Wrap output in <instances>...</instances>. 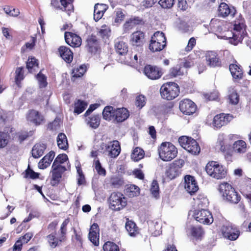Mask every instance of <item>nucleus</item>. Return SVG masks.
Here are the masks:
<instances>
[{
  "mask_svg": "<svg viewBox=\"0 0 251 251\" xmlns=\"http://www.w3.org/2000/svg\"><path fill=\"white\" fill-rule=\"evenodd\" d=\"M193 138L189 137L186 136H183L179 138L178 142L180 146L186 150V147H188L190 143V140H192Z\"/></svg>",
  "mask_w": 251,
  "mask_h": 251,
  "instance_id": "obj_50",
  "label": "nucleus"
},
{
  "mask_svg": "<svg viewBox=\"0 0 251 251\" xmlns=\"http://www.w3.org/2000/svg\"><path fill=\"white\" fill-rule=\"evenodd\" d=\"M65 39L66 42L73 47H78L81 45V38L73 33L65 32Z\"/></svg>",
  "mask_w": 251,
  "mask_h": 251,
  "instance_id": "obj_19",
  "label": "nucleus"
},
{
  "mask_svg": "<svg viewBox=\"0 0 251 251\" xmlns=\"http://www.w3.org/2000/svg\"><path fill=\"white\" fill-rule=\"evenodd\" d=\"M109 207L113 210H120L126 205V200L121 193L113 192L109 198Z\"/></svg>",
  "mask_w": 251,
  "mask_h": 251,
  "instance_id": "obj_7",
  "label": "nucleus"
},
{
  "mask_svg": "<svg viewBox=\"0 0 251 251\" xmlns=\"http://www.w3.org/2000/svg\"><path fill=\"white\" fill-rule=\"evenodd\" d=\"M158 3L163 8L169 9L174 4V0H160Z\"/></svg>",
  "mask_w": 251,
  "mask_h": 251,
  "instance_id": "obj_55",
  "label": "nucleus"
},
{
  "mask_svg": "<svg viewBox=\"0 0 251 251\" xmlns=\"http://www.w3.org/2000/svg\"><path fill=\"white\" fill-rule=\"evenodd\" d=\"M115 109L111 106H106L102 112L103 118L107 121L114 120Z\"/></svg>",
  "mask_w": 251,
  "mask_h": 251,
  "instance_id": "obj_35",
  "label": "nucleus"
},
{
  "mask_svg": "<svg viewBox=\"0 0 251 251\" xmlns=\"http://www.w3.org/2000/svg\"><path fill=\"white\" fill-rule=\"evenodd\" d=\"M144 155V151L142 149L136 147L133 150L131 154V158L134 161H138L143 158Z\"/></svg>",
  "mask_w": 251,
  "mask_h": 251,
  "instance_id": "obj_40",
  "label": "nucleus"
},
{
  "mask_svg": "<svg viewBox=\"0 0 251 251\" xmlns=\"http://www.w3.org/2000/svg\"><path fill=\"white\" fill-rule=\"evenodd\" d=\"M184 161L183 159L174 161L166 170V175L171 179H174L180 173V169L183 166Z\"/></svg>",
  "mask_w": 251,
  "mask_h": 251,
  "instance_id": "obj_12",
  "label": "nucleus"
},
{
  "mask_svg": "<svg viewBox=\"0 0 251 251\" xmlns=\"http://www.w3.org/2000/svg\"><path fill=\"white\" fill-rule=\"evenodd\" d=\"M86 47L89 52H93L97 50V40L95 36H89L86 40Z\"/></svg>",
  "mask_w": 251,
  "mask_h": 251,
  "instance_id": "obj_34",
  "label": "nucleus"
},
{
  "mask_svg": "<svg viewBox=\"0 0 251 251\" xmlns=\"http://www.w3.org/2000/svg\"><path fill=\"white\" fill-rule=\"evenodd\" d=\"M221 232L225 238L230 240H235L239 236L238 229L231 224H226L223 226Z\"/></svg>",
  "mask_w": 251,
  "mask_h": 251,
  "instance_id": "obj_11",
  "label": "nucleus"
},
{
  "mask_svg": "<svg viewBox=\"0 0 251 251\" xmlns=\"http://www.w3.org/2000/svg\"><path fill=\"white\" fill-rule=\"evenodd\" d=\"M57 143L58 148L63 150H66L68 148V143L66 135L63 133H60L57 138Z\"/></svg>",
  "mask_w": 251,
  "mask_h": 251,
  "instance_id": "obj_33",
  "label": "nucleus"
},
{
  "mask_svg": "<svg viewBox=\"0 0 251 251\" xmlns=\"http://www.w3.org/2000/svg\"><path fill=\"white\" fill-rule=\"evenodd\" d=\"M144 73L149 78L152 80L158 79L162 75L161 72L158 68L150 65L145 67Z\"/></svg>",
  "mask_w": 251,
  "mask_h": 251,
  "instance_id": "obj_17",
  "label": "nucleus"
},
{
  "mask_svg": "<svg viewBox=\"0 0 251 251\" xmlns=\"http://www.w3.org/2000/svg\"><path fill=\"white\" fill-rule=\"evenodd\" d=\"M26 119L36 126L40 125L44 121V118L38 111L35 110H30L26 115Z\"/></svg>",
  "mask_w": 251,
  "mask_h": 251,
  "instance_id": "obj_18",
  "label": "nucleus"
},
{
  "mask_svg": "<svg viewBox=\"0 0 251 251\" xmlns=\"http://www.w3.org/2000/svg\"><path fill=\"white\" fill-rule=\"evenodd\" d=\"M219 190L224 199L227 201L233 203H237L240 201V196L228 183H222L219 185Z\"/></svg>",
  "mask_w": 251,
  "mask_h": 251,
  "instance_id": "obj_2",
  "label": "nucleus"
},
{
  "mask_svg": "<svg viewBox=\"0 0 251 251\" xmlns=\"http://www.w3.org/2000/svg\"><path fill=\"white\" fill-rule=\"evenodd\" d=\"M108 8V6L105 4L97 3L95 5L94 10V19L98 21L103 16L104 13Z\"/></svg>",
  "mask_w": 251,
  "mask_h": 251,
  "instance_id": "obj_22",
  "label": "nucleus"
},
{
  "mask_svg": "<svg viewBox=\"0 0 251 251\" xmlns=\"http://www.w3.org/2000/svg\"><path fill=\"white\" fill-rule=\"evenodd\" d=\"M193 216L196 221L204 225H210L213 222L211 213L204 209L195 210Z\"/></svg>",
  "mask_w": 251,
  "mask_h": 251,
  "instance_id": "obj_9",
  "label": "nucleus"
},
{
  "mask_svg": "<svg viewBox=\"0 0 251 251\" xmlns=\"http://www.w3.org/2000/svg\"><path fill=\"white\" fill-rule=\"evenodd\" d=\"M166 39L164 34L157 31L151 37L149 45V49L152 52L162 50L166 46Z\"/></svg>",
  "mask_w": 251,
  "mask_h": 251,
  "instance_id": "obj_6",
  "label": "nucleus"
},
{
  "mask_svg": "<svg viewBox=\"0 0 251 251\" xmlns=\"http://www.w3.org/2000/svg\"><path fill=\"white\" fill-rule=\"evenodd\" d=\"M9 135L5 132H0V149L4 148L8 144Z\"/></svg>",
  "mask_w": 251,
  "mask_h": 251,
  "instance_id": "obj_48",
  "label": "nucleus"
},
{
  "mask_svg": "<svg viewBox=\"0 0 251 251\" xmlns=\"http://www.w3.org/2000/svg\"><path fill=\"white\" fill-rule=\"evenodd\" d=\"M192 235L199 238L201 236L203 231L201 227H192L191 229Z\"/></svg>",
  "mask_w": 251,
  "mask_h": 251,
  "instance_id": "obj_60",
  "label": "nucleus"
},
{
  "mask_svg": "<svg viewBox=\"0 0 251 251\" xmlns=\"http://www.w3.org/2000/svg\"><path fill=\"white\" fill-rule=\"evenodd\" d=\"M236 10L234 8L231 9L226 3H222L219 6L218 15L221 17H225L228 15L233 16L235 13Z\"/></svg>",
  "mask_w": 251,
  "mask_h": 251,
  "instance_id": "obj_23",
  "label": "nucleus"
},
{
  "mask_svg": "<svg viewBox=\"0 0 251 251\" xmlns=\"http://www.w3.org/2000/svg\"><path fill=\"white\" fill-rule=\"evenodd\" d=\"M104 251H120L118 246L111 242H107L103 246Z\"/></svg>",
  "mask_w": 251,
  "mask_h": 251,
  "instance_id": "obj_49",
  "label": "nucleus"
},
{
  "mask_svg": "<svg viewBox=\"0 0 251 251\" xmlns=\"http://www.w3.org/2000/svg\"><path fill=\"white\" fill-rule=\"evenodd\" d=\"M95 169L96 170V171L98 172V173L100 175L104 176L106 174L105 170L103 168L101 167V164L99 160L95 161Z\"/></svg>",
  "mask_w": 251,
  "mask_h": 251,
  "instance_id": "obj_61",
  "label": "nucleus"
},
{
  "mask_svg": "<svg viewBox=\"0 0 251 251\" xmlns=\"http://www.w3.org/2000/svg\"><path fill=\"white\" fill-rule=\"evenodd\" d=\"M89 239L95 245H99V228L97 224H93L90 229Z\"/></svg>",
  "mask_w": 251,
  "mask_h": 251,
  "instance_id": "obj_21",
  "label": "nucleus"
},
{
  "mask_svg": "<svg viewBox=\"0 0 251 251\" xmlns=\"http://www.w3.org/2000/svg\"><path fill=\"white\" fill-rule=\"evenodd\" d=\"M228 100L232 104H237L239 102V95L233 88H230L228 90Z\"/></svg>",
  "mask_w": 251,
  "mask_h": 251,
  "instance_id": "obj_41",
  "label": "nucleus"
},
{
  "mask_svg": "<svg viewBox=\"0 0 251 251\" xmlns=\"http://www.w3.org/2000/svg\"><path fill=\"white\" fill-rule=\"evenodd\" d=\"M205 60L207 64L211 67L221 66V61L217 53L214 51H208L205 55Z\"/></svg>",
  "mask_w": 251,
  "mask_h": 251,
  "instance_id": "obj_20",
  "label": "nucleus"
},
{
  "mask_svg": "<svg viewBox=\"0 0 251 251\" xmlns=\"http://www.w3.org/2000/svg\"><path fill=\"white\" fill-rule=\"evenodd\" d=\"M125 18V14L123 13L121 9H117L116 11L115 23H120L122 22Z\"/></svg>",
  "mask_w": 251,
  "mask_h": 251,
  "instance_id": "obj_63",
  "label": "nucleus"
},
{
  "mask_svg": "<svg viewBox=\"0 0 251 251\" xmlns=\"http://www.w3.org/2000/svg\"><path fill=\"white\" fill-rule=\"evenodd\" d=\"M129 41L132 46L138 47L139 51H143V45L145 42L144 33L141 31L134 32L130 35Z\"/></svg>",
  "mask_w": 251,
  "mask_h": 251,
  "instance_id": "obj_14",
  "label": "nucleus"
},
{
  "mask_svg": "<svg viewBox=\"0 0 251 251\" xmlns=\"http://www.w3.org/2000/svg\"><path fill=\"white\" fill-rule=\"evenodd\" d=\"M188 146L186 147V151L192 154L196 155L200 152V147L195 140H190V143Z\"/></svg>",
  "mask_w": 251,
  "mask_h": 251,
  "instance_id": "obj_38",
  "label": "nucleus"
},
{
  "mask_svg": "<svg viewBox=\"0 0 251 251\" xmlns=\"http://www.w3.org/2000/svg\"><path fill=\"white\" fill-rule=\"evenodd\" d=\"M139 58V60L140 61L141 58V55L140 54V52H138L134 53L133 54V58H132L131 60H129V59H127L126 60H124V62L125 64L128 65H133L138 62V59Z\"/></svg>",
  "mask_w": 251,
  "mask_h": 251,
  "instance_id": "obj_53",
  "label": "nucleus"
},
{
  "mask_svg": "<svg viewBox=\"0 0 251 251\" xmlns=\"http://www.w3.org/2000/svg\"><path fill=\"white\" fill-rule=\"evenodd\" d=\"M38 63L37 60L34 57H31L28 58L26 63V67L29 72L31 71V69L35 67H37Z\"/></svg>",
  "mask_w": 251,
  "mask_h": 251,
  "instance_id": "obj_54",
  "label": "nucleus"
},
{
  "mask_svg": "<svg viewBox=\"0 0 251 251\" xmlns=\"http://www.w3.org/2000/svg\"><path fill=\"white\" fill-rule=\"evenodd\" d=\"M110 32V30L109 27L106 25H103L99 31V34L101 37L104 38L109 35Z\"/></svg>",
  "mask_w": 251,
  "mask_h": 251,
  "instance_id": "obj_59",
  "label": "nucleus"
},
{
  "mask_svg": "<svg viewBox=\"0 0 251 251\" xmlns=\"http://www.w3.org/2000/svg\"><path fill=\"white\" fill-rule=\"evenodd\" d=\"M232 119L233 116L230 114L224 113L217 114L213 118L212 125L215 127L220 128L227 125Z\"/></svg>",
  "mask_w": 251,
  "mask_h": 251,
  "instance_id": "obj_15",
  "label": "nucleus"
},
{
  "mask_svg": "<svg viewBox=\"0 0 251 251\" xmlns=\"http://www.w3.org/2000/svg\"><path fill=\"white\" fill-rule=\"evenodd\" d=\"M47 239L50 246L51 248H54L58 245L59 242H61L63 241L64 237H62V235H61V236L58 238L55 236L54 234H50L47 236Z\"/></svg>",
  "mask_w": 251,
  "mask_h": 251,
  "instance_id": "obj_36",
  "label": "nucleus"
},
{
  "mask_svg": "<svg viewBox=\"0 0 251 251\" xmlns=\"http://www.w3.org/2000/svg\"><path fill=\"white\" fill-rule=\"evenodd\" d=\"M24 177L36 179L39 177V174L34 172L32 169H31L29 165H28L27 169L25 171Z\"/></svg>",
  "mask_w": 251,
  "mask_h": 251,
  "instance_id": "obj_52",
  "label": "nucleus"
},
{
  "mask_svg": "<svg viewBox=\"0 0 251 251\" xmlns=\"http://www.w3.org/2000/svg\"><path fill=\"white\" fill-rule=\"evenodd\" d=\"M224 134H220L216 143L217 148L219 149L226 158L231 156L230 143Z\"/></svg>",
  "mask_w": 251,
  "mask_h": 251,
  "instance_id": "obj_10",
  "label": "nucleus"
},
{
  "mask_svg": "<svg viewBox=\"0 0 251 251\" xmlns=\"http://www.w3.org/2000/svg\"><path fill=\"white\" fill-rule=\"evenodd\" d=\"M86 67L85 65H80L79 67L74 68L72 72V79L74 81V78L82 76L85 73Z\"/></svg>",
  "mask_w": 251,
  "mask_h": 251,
  "instance_id": "obj_43",
  "label": "nucleus"
},
{
  "mask_svg": "<svg viewBox=\"0 0 251 251\" xmlns=\"http://www.w3.org/2000/svg\"><path fill=\"white\" fill-rule=\"evenodd\" d=\"M146 104V98L143 95H139L136 97L135 104L139 108H142Z\"/></svg>",
  "mask_w": 251,
  "mask_h": 251,
  "instance_id": "obj_57",
  "label": "nucleus"
},
{
  "mask_svg": "<svg viewBox=\"0 0 251 251\" xmlns=\"http://www.w3.org/2000/svg\"><path fill=\"white\" fill-rule=\"evenodd\" d=\"M100 116L98 115H93L87 119V123L90 127L93 128H97L100 124Z\"/></svg>",
  "mask_w": 251,
  "mask_h": 251,
  "instance_id": "obj_39",
  "label": "nucleus"
},
{
  "mask_svg": "<svg viewBox=\"0 0 251 251\" xmlns=\"http://www.w3.org/2000/svg\"><path fill=\"white\" fill-rule=\"evenodd\" d=\"M205 171L211 177L220 179L225 177L226 171L225 168L217 162L210 161L206 165Z\"/></svg>",
  "mask_w": 251,
  "mask_h": 251,
  "instance_id": "obj_5",
  "label": "nucleus"
},
{
  "mask_svg": "<svg viewBox=\"0 0 251 251\" xmlns=\"http://www.w3.org/2000/svg\"><path fill=\"white\" fill-rule=\"evenodd\" d=\"M60 119L56 118L50 124L49 127L52 130H57L60 126Z\"/></svg>",
  "mask_w": 251,
  "mask_h": 251,
  "instance_id": "obj_62",
  "label": "nucleus"
},
{
  "mask_svg": "<svg viewBox=\"0 0 251 251\" xmlns=\"http://www.w3.org/2000/svg\"><path fill=\"white\" fill-rule=\"evenodd\" d=\"M125 227L130 236H135L138 233V227L133 222L127 221Z\"/></svg>",
  "mask_w": 251,
  "mask_h": 251,
  "instance_id": "obj_37",
  "label": "nucleus"
},
{
  "mask_svg": "<svg viewBox=\"0 0 251 251\" xmlns=\"http://www.w3.org/2000/svg\"><path fill=\"white\" fill-rule=\"evenodd\" d=\"M52 181L54 183H58L61 178L62 174L66 171L65 167H57V166L52 165Z\"/></svg>",
  "mask_w": 251,
  "mask_h": 251,
  "instance_id": "obj_26",
  "label": "nucleus"
},
{
  "mask_svg": "<svg viewBox=\"0 0 251 251\" xmlns=\"http://www.w3.org/2000/svg\"><path fill=\"white\" fill-rule=\"evenodd\" d=\"M100 148L104 153L112 158L118 156L121 152L120 143L117 140L110 142L107 144L102 143L100 145Z\"/></svg>",
  "mask_w": 251,
  "mask_h": 251,
  "instance_id": "obj_8",
  "label": "nucleus"
},
{
  "mask_svg": "<svg viewBox=\"0 0 251 251\" xmlns=\"http://www.w3.org/2000/svg\"><path fill=\"white\" fill-rule=\"evenodd\" d=\"M158 153L161 160L164 161H170L176 156L177 150L171 143L164 142L159 147Z\"/></svg>",
  "mask_w": 251,
  "mask_h": 251,
  "instance_id": "obj_3",
  "label": "nucleus"
},
{
  "mask_svg": "<svg viewBox=\"0 0 251 251\" xmlns=\"http://www.w3.org/2000/svg\"><path fill=\"white\" fill-rule=\"evenodd\" d=\"M224 22L218 19H212L210 23L211 30L214 32L221 33L223 29Z\"/></svg>",
  "mask_w": 251,
  "mask_h": 251,
  "instance_id": "obj_32",
  "label": "nucleus"
},
{
  "mask_svg": "<svg viewBox=\"0 0 251 251\" xmlns=\"http://www.w3.org/2000/svg\"><path fill=\"white\" fill-rule=\"evenodd\" d=\"M68 160V156L66 154H59L56 158L55 159L53 164L54 166H57V167H64L62 165V164L64 163Z\"/></svg>",
  "mask_w": 251,
  "mask_h": 251,
  "instance_id": "obj_46",
  "label": "nucleus"
},
{
  "mask_svg": "<svg viewBox=\"0 0 251 251\" xmlns=\"http://www.w3.org/2000/svg\"><path fill=\"white\" fill-rule=\"evenodd\" d=\"M55 156L54 152L51 151L45 155L38 163V167L44 169L50 166Z\"/></svg>",
  "mask_w": 251,
  "mask_h": 251,
  "instance_id": "obj_27",
  "label": "nucleus"
},
{
  "mask_svg": "<svg viewBox=\"0 0 251 251\" xmlns=\"http://www.w3.org/2000/svg\"><path fill=\"white\" fill-rule=\"evenodd\" d=\"M179 108L184 114L187 115L193 114L197 109L195 103L189 99L181 100L179 102Z\"/></svg>",
  "mask_w": 251,
  "mask_h": 251,
  "instance_id": "obj_13",
  "label": "nucleus"
},
{
  "mask_svg": "<svg viewBox=\"0 0 251 251\" xmlns=\"http://www.w3.org/2000/svg\"><path fill=\"white\" fill-rule=\"evenodd\" d=\"M135 21L134 20L130 19L126 21L124 25V28L126 31L131 29L135 25Z\"/></svg>",
  "mask_w": 251,
  "mask_h": 251,
  "instance_id": "obj_64",
  "label": "nucleus"
},
{
  "mask_svg": "<svg viewBox=\"0 0 251 251\" xmlns=\"http://www.w3.org/2000/svg\"><path fill=\"white\" fill-rule=\"evenodd\" d=\"M15 74L16 83L19 86L20 82L24 78L23 68L22 67L17 68Z\"/></svg>",
  "mask_w": 251,
  "mask_h": 251,
  "instance_id": "obj_51",
  "label": "nucleus"
},
{
  "mask_svg": "<svg viewBox=\"0 0 251 251\" xmlns=\"http://www.w3.org/2000/svg\"><path fill=\"white\" fill-rule=\"evenodd\" d=\"M170 75L173 77H176L177 75H183V73L181 70V67L179 65H176L170 70Z\"/></svg>",
  "mask_w": 251,
  "mask_h": 251,
  "instance_id": "obj_56",
  "label": "nucleus"
},
{
  "mask_svg": "<svg viewBox=\"0 0 251 251\" xmlns=\"http://www.w3.org/2000/svg\"><path fill=\"white\" fill-rule=\"evenodd\" d=\"M115 48L117 52L121 55H124L128 51L127 45L123 41L116 40Z\"/></svg>",
  "mask_w": 251,
  "mask_h": 251,
  "instance_id": "obj_30",
  "label": "nucleus"
},
{
  "mask_svg": "<svg viewBox=\"0 0 251 251\" xmlns=\"http://www.w3.org/2000/svg\"><path fill=\"white\" fill-rule=\"evenodd\" d=\"M128 110L125 108L115 109L114 120L117 122H122L129 116Z\"/></svg>",
  "mask_w": 251,
  "mask_h": 251,
  "instance_id": "obj_24",
  "label": "nucleus"
},
{
  "mask_svg": "<svg viewBox=\"0 0 251 251\" xmlns=\"http://www.w3.org/2000/svg\"><path fill=\"white\" fill-rule=\"evenodd\" d=\"M37 79L40 87H45L47 85L46 76L41 73H39L37 75Z\"/></svg>",
  "mask_w": 251,
  "mask_h": 251,
  "instance_id": "obj_58",
  "label": "nucleus"
},
{
  "mask_svg": "<svg viewBox=\"0 0 251 251\" xmlns=\"http://www.w3.org/2000/svg\"><path fill=\"white\" fill-rule=\"evenodd\" d=\"M75 167L77 173V184L78 185H82L85 183V179L84 175L81 168V165L79 162L76 161L75 162Z\"/></svg>",
  "mask_w": 251,
  "mask_h": 251,
  "instance_id": "obj_42",
  "label": "nucleus"
},
{
  "mask_svg": "<svg viewBox=\"0 0 251 251\" xmlns=\"http://www.w3.org/2000/svg\"><path fill=\"white\" fill-rule=\"evenodd\" d=\"M160 92L163 99L171 100L178 96L179 89L176 83L167 82L162 85Z\"/></svg>",
  "mask_w": 251,
  "mask_h": 251,
  "instance_id": "obj_4",
  "label": "nucleus"
},
{
  "mask_svg": "<svg viewBox=\"0 0 251 251\" xmlns=\"http://www.w3.org/2000/svg\"><path fill=\"white\" fill-rule=\"evenodd\" d=\"M87 104L84 101L78 100L75 103L74 112L77 114L82 113L86 108Z\"/></svg>",
  "mask_w": 251,
  "mask_h": 251,
  "instance_id": "obj_45",
  "label": "nucleus"
},
{
  "mask_svg": "<svg viewBox=\"0 0 251 251\" xmlns=\"http://www.w3.org/2000/svg\"><path fill=\"white\" fill-rule=\"evenodd\" d=\"M245 27L243 19H241L239 21H235L233 30L226 31L222 37L225 39L229 40L231 44L237 45L242 42L245 35Z\"/></svg>",
  "mask_w": 251,
  "mask_h": 251,
  "instance_id": "obj_1",
  "label": "nucleus"
},
{
  "mask_svg": "<svg viewBox=\"0 0 251 251\" xmlns=\"http://www.w3.org/2000/svg\"><path fill=\"white\" fill-rule=\"evenodd\" d=\"M140 193L139 188L135 185H130L126 189V194L129 197L138 196Z\"/></svg>",
  "mask_w": 251,
  "mask_h": 251,
  "instance_id": "obj_44",
  "label": "nucleus"
},
{
  "mask_svg": "<svg viewBox=\"0 0 251 251\" xmlns=\"http://www.w3.org/2000/svg\"><path fill=\"white\" fill-rule=\"evenodd\" d=\"M233 150L235 152L243 153L246 151L247 144L243 140H239L233 143Z\"/></svg>",
  "mask_w": 251,
  "mask_h": 251,
  "instance_id": "obj_31",
  "label": "nucleus"
},
{
  "mask_svg": "<svg viewBox=\"0 0 251 251\" xmlns=\"http://www.w3.org/2000/svg\"><path fill=\"white\" fill-rule=\"evenodd\" d=\"M60 56L67 63H70L73 59V53L68 47L61 46L58 50Z\"/></svg>",
  "mask_w": 251,
  "mask_h": 251,
  "instance_id": "obj_25",
  "label": "nucleus"
},
{
  "mask_svg": "<svg viewBox=\"0 0 251 251\" xmlns=\"http://www.w3.org/2000/svg\"><path fill=\"white\" fill-rule=\"evenodd\" d=\"M46 149L44 144L38 143L34 146L32 150V155L34 158H37L41 156Z\"/></svg>",
  "mask_w": 251,
  "mask_h": 251,
  "instance_id": "obj_29",
  "label": "nucleus"
},
{
  "mask_svg": "<svg viewBox=\"0 0 251 251\" xmlns=\"http://www.w3.org/2000/svg\"><path fill=\"white\" fill-rule=\"evenodd\" d=\"M184 186L186 191L190 195H193L196 193L199 189L194 177L190 175H187L185 176Z\"/></svg>",
  "mask_w": 251,
  "mask_h": 251,
  "instance_id": "obj_16",
  "label": "nucleus"
},
{
  "mask_svg": "<svg viewBox=\"0 0 251 251\" xmlns=\"http://www.w3.org/2000/svg\"><path fill=\"white\" fill-rule=\"evenodd\" d=\"M150 192L153 197L157 198L159 197V189L157 181L153 180L152 182L151 185Z\"/></svg>",
  "mask_w": 251,
  "mask_h": 251,
  "instance_id": "obj_47",
  "label": "nucleus"
},
{
  "mask_svg": "<svg viewBox=\"0 0 251 251\" xmlns=\"http://www.w3.org/2000/svg\"><path fill=\"white\" fill-rule=\"evenodd\" d=\"M229 70L234 79H241L243 77V71L240 66L235 64L229 65Z\"/></svg>",
  "mask_w": 251,
  "mask_h": 251,
  "instance_id": "obj_28",
  "label": "nucleus"
}]
</instances>
